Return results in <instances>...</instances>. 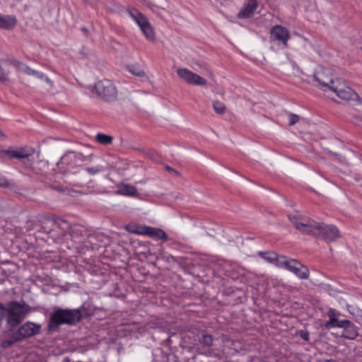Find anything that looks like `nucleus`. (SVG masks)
Returning <instances> with one entry per match:
<instances>
[{
    "instance_id": "obj_3",
    "label": "nucleus",
    "mask_w": 362,
    "mask_h": 362,
    "mask_svg": "<svg viewBox=\"0 0 362 362\" xmlns=\"http://www.w3.org/2000/svg\"><path fill=\"white\" fill-rule=\"evenodd\" d=\"M30 311V307L26 304H21L18 302H10L6 307L7 322L11 327H17L25 318Z\"/></svg>"
},
{
    "instance_id": "obj_18",
    "label": "nucleus",
    "mask_w": 362,
    "mask_h": 362,
    "mask_svg": "<svg viewBox=\"0 0 362 362\" xmlns=\"http://www.w3.org/2000/svg\"><path fill=\"white\" fill-rule=\"evenodd\" d=\"M34 153L33 148H21L10 151V156L16 158H25Z\"/></svg>"
},
{
    "instance_id": "obj_11",
    "label": "nucleus",
    "mask_w": 362,
    "mask_h": 362,
    "mask_svg": "<svg viewBox=\"0 0 362 362\" xmlns=\"http://www.w3.org/2000/svg\"><path fill=\"white\" fill-rule=\"evenodd\" d=\"M330 90L344 100H355L358 98V95L354 90L344 84H341L339 80L334 86H330Z\"/></svg>"
},
{
    "instance_id": "obj_28",
    "label": "nucleus",
    "mask_w": 362,
    "mask_h": 362,
    "mask_svg": "<svg viewBox=\"0 0 362 362\" xmlns=\"http://www.w3.org/2000/svg\"><path fill=\"white\" fill-rule=\"evenodd\" d=\"M337 322V321H333L332 320L329 319V320L325 324V327L326 329L335 327Z\"/></svg>"
},
{
    "instance_id": "obj_26",
    "label": "nucleus",
    "mask_w": 362,
    "mask_h": 362,
    "mask_svg": "<svg viewBox=\"0 0 362 362\" xmlns=\"http://www.w3.org/2000/svg\"><path fill=\"white\" fill-rule=\"evenodd\" d=\"M288 122L290 125H293L299 120V116L295 114L288 115Z\"/></svg>"
},
{
    "instance_id": "obj_15",
    "label": "nucleus",
    "mask_w": 362,
    "mask_h": 362,
    "mask_svg": "<svg viewBox=\"0 0 362 362\" xmlns=\"http://www.w3.org/2000/svg\"><path fill=\"white\" fill-rule=\"evenodd\" d=\"M40 325H37L33 322L25 323L19 329L20 334L23 337H30L39 332Z\"/></svg>"
},
{
    "instance_id": "obj_8",
    "label": "nucleus",
    "mask_w": 362,
    "mask_h": 362,
    "mask_svg": "<svg viewBox=\"0 0 362 362\" xmlns=\"http://www.w3.org/2000/svg\"><path fill=\"white\" fill-rule=\"evenodd\" d=\"M177 73L178 76L189 85L205 86L207 84L206 79L186 68L177 69Z\"/></svg>"
},
{
    "instance_id": "obj_4",
    "label": "nucleus",
    "mask_w": 362,
    "mask_h": 362,
    "mask_svg": "<svg viewBox=\"0 0 362 362\" xmlns=\"http://www.w3.org/2000/svg\"><path fill=\"white\" fill-rule=\"evenodd\" d=\"M289 39L290 32L282 25H275L270 30L269 41L271 48L274 50L286 48Z\"/></svg>"
},
{
    "instance_id": "obj_30",
    "label": "nucleus",
    "mask_w": 362,
    "mask_h": 362,
    "mask_svg": "<svg viewBox=\"0 0 362 362\" xmlns=\"http://www.w3.org/2000/svg\"><path fill=\"white\" fill-rule=\"evenodd\" d=\"M6 315V307L0 303V323L2 321L4 316Z\"/></svg>"
},
{
    "instance_id": "obj_36",
    "label": "nucleus",
    "mask_w": 362,
    "mask_h": 362,
    "mask_svg": "<svg viewBox=\"0 0 362 362\" xmlns=\"http://www.w3.org/2000/svg\"><path fill=\"white\" fill-rule=\"evenodd\" d=\"M210 76H213V74L211 73H209Z\"/></svg>"
},
{
    "instance_id": "obj_35",
    "label": "nucleus",
    "mask_w": 362,
    "mask_h": 362,
    "mask_svg": "<svg viewBox=\"0 0 362 362\" xmlns=\"http://www.w3.org/2000/svg\"><path fill=\"white\" fill-rule=\"evenodd\" d=\"M167 169H168V170H172L170 167H167Z\"/></svg>"
},
{
    "instance_id": "obj_23",
    "label": "nucleus",
    "mask_w": 362,
    "mask_h": 362,
    "mask_svg": "<svg viewBox=\"0 0 362 362\" xmlns=\"http://www.w3.org/2000/svg\"><path fill=\"white\" fill-rule=\"evenodd\" d=\"M212 342H213V339L211 335L206 334L202 335V337L201 339V343L204 346H207V347L210 346L212 344Z\"/></svg>"
},
{
    "instance_id": "obj_25",
    "label": "nucleus",
    "mask_w": 362,
    "mask_h": 362,
    "mask_svg": "<svg viewBox=\"0 0 362 362\" xmlns=\"http://www.w3.org/2000/svg\"><path fill=\"white\" fill-rule=\"evenodd\" d=\"M327 315L329 319L332 320L333 321H337L338 317L339 316V313L333 308H330L328 310Z\"/></svg>"
},
{
    "instance_id": "obj_16",
    "label": "nucleus",
    "mask_w": 362,
    "mask_h": 362,
    "mask_svg": "<svg viewBox=\"0 0 362 362\" xmlns=\"http://www.w3.org/2000/svg\"><path fill=\"white\" fill-rule=\"evenodd\" d=\"M117 194L124 196L136 197L138 195V192L136 188L132 185L120 183L117 185Z\"/></svg>"
},
{
    "instance_id": "obj_7",
    "label": "nucleus",
    "mask_w": 362,
    "mask_h": 362,
    "mask_svg": "<svg viewBox=\"0 0 362 362\" xmlns=\"http://www.w3.org/2000/svg\"><path fill=\"white\" fill-rule=\"evenodd\" d=\"M97 93L105 100H113L117 96V89L114 83L108 80L104 79L98 81L94 86Z\"/></svg>"
},
{
    "instance_id": "obj_31",
    "label": "nucleus",
    "mask_w": 362,
    "mask_h": 362,
    "mask_svg": "<svg viewBox=\"0 0 362 362\" xmlns=\"http://www.w3.org/2000/svg\"><path fill=\"white\" fill-rule=\"evenodd\" d=\"M7 79V74L4 71L0 66V81H4Z\"/></svg>"
},
{
    "instance_id": "obj_6",
    "label": "nucleus",
    "mask_w": 362,
    "mask_h": 362,
    "mask_svg": "<svg viewBox=\"0 0 362 362\" xmlns=\"http://www.w3.org/2000/svg\"><path fill=\"white\" fill-rule=\"evenodd\" d=\"M279 264L282 265L281 268L292 272L299 279H307L309 277L310 272L308 267L294 259L286 257L285 259H281Z\"/></svg>"
},
{
    "instance_id": "obj_9",
    "label": "nucleus",
    "mask_w": 362,
    "mask_h": 362,
    "mask_svg": "<svg viewBox=\"0 0 362 362\" xmlns=\"http://www.w3.org/2000/svg\"><path fill=\"white\" fill-rule=\"evenodd\" d=\"M315 78L321 86V88H327L333 86L338 82V80H334L332 71L329 69L320 67L315 74Z\"/></svg>"
},
{
    "instance_id": "obj_32",
    "label": "nucleus",
    "mask_w": 362,
    "mask_h": 362,
    "mask_svg": "<svg viewBox=\"0 0 362 362\" xmlns=\"http://www.w3.org/2000/svg\"><path fill=\"white\" fill-rule=\"evenodd\" d=\"M131 72L134 74V75H136V76H142L144 75V72L143 70L141 69H138L137 71L136 70H134V71H131Z\"/></svg>"
},
{
    "instance_id": "obj_21",
    "label": "nucleus",
    "mask_w": 362,
    "mask_h": 362,
    "mask_svg": "<svg viewBox=\"0 0 362 362\" xmlns=\"http://www.w3.org/2000/svg\"><path fill=\"white\" fill-rule=\"evenodd\" d=\"M95 138L97 141L102 144H109L112 141V138L111 136L103 134H97Z\"/></svg>"
},
{
    "instance_id": "obj_20",
    "label": "nucleus",
    "mask_w": 362,
    "mask_h": 362,
    "mask_svg": "<svg viewBox=\"0 0 362 362\" xmlns=\"http://www.w3.org/2000/svg\"><path fill=\"white\" fill-rule=\"evenodd\" d=\"M144 225H138L136 223H129L125 226L126 230L132 233L144 235L145 231Z\"/></svg>"
},
{
    "instance_id": "obj_13",
    "label": "nucleus",
    "mask_w": 362,
    "mask_h": 362,
    "mask_svg": "<svg viewBox=\"0 0 362 362\" xmlns=\"http://www.w3.org/2000/svg\"><path fill=\"white\" fill-rule=\"evenodd\" d=\"M144 235L156 240H162L166 241L168 240V235L164 230L158 228H153L151 226H145Z\"/></svg>"
},
{
    "instance_id": "obj_5",
    "label": "nucleus",
    "mask_w": 362,
    "mask_h": 362,
    "mask_svg": "<svg viewBox=\"0 0 362 362\" xmlns=\"http://www.w3.org/2000/svg\"><path fill=\"white\" fill-rule=\"evenodd\" d=\"M132 19L139 25L146 38L150 41L155 39V34L152 26L145 16L135 8L128 11Z\"/></svg>"
},
{
    "instance_id": "obj_22",
    "label": "nucleus",
    "mask_w": 362,
    "mask_h": 362,
    "mask_svg": "<svg viewBox=\"0 0 362 362\" xmlns=\"http://www.w3.org/2000/svg\"><path fill=\"white\" fill-rule=\"evenodd\" d=\"M213 107L214 110L218 114H223L225 112L226 107L224 104L219 101L214 102Z\"/></svg>"
},
{
    "instance_id": "obj_19",
    "label": "nucleus",
    "mask_w": 362,
    "mask_h": 362,
    "mask_svg": "<svg viewBox=\"0 0 362 362\" xmlns=\"http://www.w3.org/2000/svg\"><path fill=\"white\" fill-rule=\"evenodd\" d=\"M341 336L349 339H354L358 336V331L356 326L353 323L349 324L343 330Z\"/></svg>"
},
{
    "instance_id": "obj_34",
    "label": "nucleus",
    "mask_w": 362,
    "mask_h": 362,
    "mask_svg": "<svg viewBox=\"0 0 362 362\" xmlns=\"http://www.w3.org/2000/svg\"><path fill=\"white\" fill-rule=\"evenodd\" d=\"M4 136V134H3V133H2V132L0 130V137Z\"/></svg>"
},
{
    "instance_id": "obj_17",
    "label": "nucleus",
    "mask_w": 362,
    "mask_h": 362,
    "mask_svg": "<svg viewBox=\"0 0 362 362\" xmlns=\"http://www.w3.org/2000/svg\"><path fill=\"white\" fill-rule=\"evenodd\" d=\"M259 255L262 256L265 260H267L268 262L274 264L276 267H282L281 264H279V262L281 261V259H285V256H278L277 254L275 252H260Z\"/></svg>"
},
{
    "instance_id": "obj_2",
    "label": "nucleus",
    "mask_w": 362,
    "mask_h": 362,
    "mask_svg": "<svg viewBox=\"0 0 362 362\" xmlns=\"http://www.w3.org/2000/svg\"><path fill=\"white\" fill-rule=\"evenodd\" d=\"M80 318L81 313L78 310L58 309L52 313L50 317L49 329L56 330L62 324H74Z\"/></svg>"
},
{
    "instance_id": "obj_24",
    "label": "nucleus",
    "mask_w": 362,
    "mask_h": 362,
    "mask_svg": "<svg viewBox=\"0 0 362 362\" xmlns=\"http://www.w3.org/2000/svg\"><path fill=\"white\" fill-rule=\"evenodd\" d=\"M105 168L101 165H97L95 167L87 168L86 170L90 175H95L103 171Z\"/></svg>"
},
{
    "instance_id": "obj_29",
    "label": "nucleus",
    "mask_w": 362,
    "mask_h": 362,
    "mask_svg": "<svg viewBox=\"0 0 362 362\" xmlns=\"http://www.w3.org/2000/svg\"><path fill=\"white\" fill-rule=\"evenodd\" d=\"M9 185L8 181L4 176H0V186L6 187Z\"/></svg>"
},
{
    "instance_id": "obj_1",
    "label": "nucleus",
    "mask_w": 362,
    "mask_h": 362,
    "mask_svg": "<svg viewBox=\"0 0 362 362\" xmlns=\"http://www.w3.org/2000/svg\"><path fill=\"white\" fill-rule=\"evenodd\" d=\"M288 218L296 228L302 233L313 235L327 242L334 241L339 237V231L334 226L317 223L299 215H289Z\"/></svg>"
},
{
    "instance_id": "obj_12",
    "label": "nucleus",
    "mask_w": 362,
    "mask_h": 362,
    "mask_svg": "<svg viewBox=\"0 0 362 362\" xmlns=\"http://www.w3.org/2000/svg\"><path fill=\"white\" fill-rule=\"evenodd\" d=\"M257 8V0H247L238 14L240 18H247L253 16Z\"/></svg>"
},
{
    "instance_id": "obj_14",
    "label": "nucleus",
    "mask_w": 362,
    "mask_h": 362,
    "mask_svg": "<svg viewBox=\"0 0 362 362\" xmlns=\"http://www.w3.org/2000/svg\"><path fill=\"white\" fill-rule=\"evenodd\" d=\"M17 24V19L14 16L2 15L0 13V29L11 30Z\"/></svg>"
},
{
    "instance_id": "obj_33",
    "label": "nucleus",
    "mask_w": 362,
    "mask_h": 362,
    "mask_svg": "<svg viewBox=\"0 0 362 362\" xmlns=\"http://www.w3.org/2000/svg\"><path fill=\"white\" fill-rule=\"evenodd\" d=\"M62 362H70V360L67 358H64Z\"/></svg>"
},
{
    "instance_id": "obj_10",
    "label": "nucleus",
    "mask_w": 362,
    "mask_h": 362,
    "mask_svg": "<svg viewBox=\"0 0 362 362\" xmlns=\"http://www.w3.org/2000/svg\"><path fill=\"white\" fill-rule=\"evenodd\" d=\"M16 66L17 69L21 72L24 73L28 76H33L35 78H38L39 80L43 82H45L46 83H47L50 89H52L54 88L53 81L44 73L33 69L27 64L22 62H17L16 64Z\"/></svg>"
},
{
    "instance_id": "obj_27",
    "label": "nucleus",
    "mask_w": 362,
    "mask_h": 362,
    "mask_svg": "<svg viewBox=\"0 0 362 362\" xmlns=\"http://www.w3.org/2000/svg\"><path fill=\"white\" fill-rule=\"evenodd\" d=\"M351 323V322L349 320H341V321L337 320V322L336 323V327L343 328L344 329Z\"/></svg>"
}]
</instances>
